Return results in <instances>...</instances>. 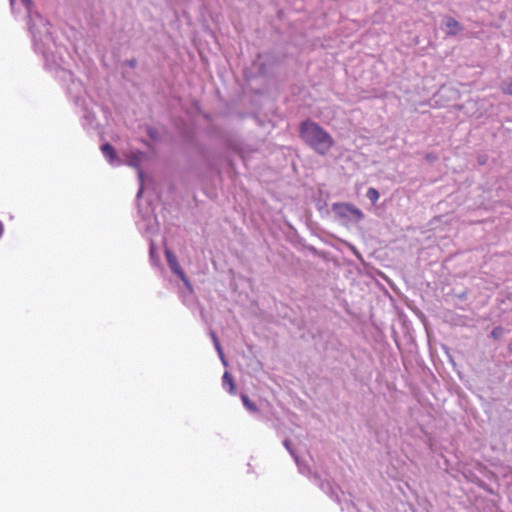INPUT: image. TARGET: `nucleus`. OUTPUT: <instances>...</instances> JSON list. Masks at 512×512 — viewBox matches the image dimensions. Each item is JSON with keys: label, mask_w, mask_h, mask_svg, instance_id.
Here are the masks:
<instances>
[{"label": "nucleus", "mask_w": 512, "mask_h": 512, "mask_svg": "<svg viewBox=\"0 0 512 512\" xmlns=\"http://www.w3.org/2000/svg\"><path fill=\"white\" fill-rule=\"evenodd\" d=\"M503 334V329L501 327H495L492 332H491V336L494 338V339H498L501 335Z\"/></svg>", "instance_id": "nucleus-11"}, {"label": "nucleus", "mask_w": 512, "mask_h": 512, "mask_svg": "<svg viewBox=\"0 0 512 512\" xmlns=\"http://www.w3.org/2000/svg\"><path fill=\"white\" fill-rule=\"evenodd\" d=\"M101 151L103 155L108 159L110 164H113L117 158L116 152L113 146L109 143H105L101 146Z\"/></svg>", "instance_id": "nucleus-5"}, {"label": "nucleus", "mask_w": 512, "mask_h": 512, "mask_svg": "<svg viewBox=\"0 0 512 512\" xmlns=\"http://www.w3.org/2000/svg\"><path fill=\"white\" fill-rule=\"evenodd\" d=\"M211 337H212L213 343L215 345V348L217 349V351L221 355L222 354V349H221V345L219 343V340H218L216 334L214 332H211Z\"/></svg>", "instance_id": "nucleus-10"}, {"label": "nucleus", "mask_w": 512, "mask_h": 512, "mask_svg": "<svg viewBox=\"0 0 512 512\" xmlns=\"http://www.w3.org/2000/svg\"><path fill=\"white\" fill-rule=\"evenodd\" d=\"M241 400L243 402V405L246 407V409H248L251 412L257 411V407H256L255 403H253L247 395H245V394L241 395Z\"/></svg>", "instance_id": "nucleus-7"}, {"label": "nucleus", "mask_w": 512, "mask_h": 512, "mask_svg": "<svg viewBox=\"0 0 512 512\" xmlns=\"http://www.w3.org/2000/svg\"><path fill=\"white\" fill-rule=\"evenodd\" d=\"M503 94L512 96V79L501 88Z\"/></svg>", "instance_id": "nucleus-9"}, {"label": "nucleus", "mask_w": 512, "mask_h": 512, "mask_svg": "<svg viewBox=\"0 0 512 512\" xmlns=\"http://www.w3.org/2000/svg\"><path fill=\"white\" fill-rule=\"evenodd\" d=\"M165 256L170 269L184 282L185 286L192 291V285L181 268L177 257L170 251H165Z\"/></svg>", "instance_id": "nucleus-3"}, {"label": "nucleus", "mask_w": 512, "mask_h": 512, "mask_svg": "<svg viewBox=\"0 0 512 512\" xmlns=\"http://www.w3.org/2000/svg\"><path fill=\"white\" fill-rule=\"evenodd\" d=\"M299 134L304 143L321 156L327 155L335 144L333 137L312 120L300 124Z\"/></svg>", "instance_id": "nucleus-1"}, {"label": "nucleus", "mask_w": 512, "mask_h": 512, "mask_svg": "<svg viewBox=\"0 0 512 512\" xmlns=\"http://www.w3.org/2000/svg\"><path fill=\"white\" fill-rule=\"evenodd\" d=\"M509 350L512 351V341L509 344Z\"/></svg>", "instance_id": "nucleus-12"}, {"label": "nucleus", "mask_w": 512, "mask_h": 512, "mask_svg": "<svg viewBox=\"0 0 512 512\" xmlns=\"http://www.w3.org/2000/svg\"><path fill=\"white\" fill-rule=\"evenodd\" d=\"M25 2H29L28 0H24Z\"/></svg>", "instance_id": "nucleus-13"}, {"label": "nucleus", "mask_w": 512, "mask_h": 512, "mask_svg": "<svg viewBox=\"0 0 512 512\" xmlns=\"http://www.w3.org/2000/svg\"><path fill=\"white\" fill-rule=\"evenodd\" d=\"M366 196L373 204H375L378 201L380 194L377 189L371 187L367 190Z\"/></svg>", "instance_id": "nucleus-8"}, {"label": "nucleus", "mask_w": 512, "mask_h": 512, "mask_svg": "<svg viewBox=\"0 0 512 512\" xmlns=\"http://www.w3.org/2000/svg\"><path fill=\"white\" fill-rule=\"evenodd\" d=\"M223 386L226 388L228 387V392L230 394H235L236 393V386H235V383H234V380L232 378V376L228 373V372H225L224 375H223Z\"/></svg>", "instance_id": "nucleus-6"}, {"label": "nucleus", "mask_w": 512, "mask_h": 512, "mask_svg": "<svg viewBox=\"0 0 512 512\" xmlns=\"http://www.w3.org/2000/svg\"><path fill=\"white\" fill-rule=\"evenodd\" d=\"M445 25L448 29L447 34L450 36H454L462 30L461 24L452 17L445 18Z\"/></svg>", "instance_id": "nucleus-4"}, {"label": "nucleus", "mask_w": 512, "mask_h": 512, "mask_svg": "<svg viewBox=\"0 0 512 512\" xmlns=\"http://www.w3.org/2000/svg\"><path fill=\"white\" fill-rule=\"evenodd\" d=\"M332 209L341 218L353 219L356 221L363 218L362 211L352 204L335 203Z\"/></svg>", "instance_id": "nucleus-2"}]
</instances>
